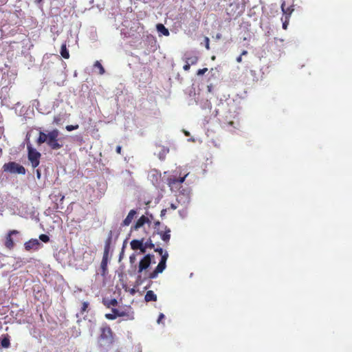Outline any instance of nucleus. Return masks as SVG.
<instances>
[{
  "label": "nucleus",
  "instance_id": "1",
  "mask_svg": "<svg viewBox=\"0 0 352 352\" xmlns=\"http://www.w3.org/2000/svg\"><path fill=\"white\" fill-rule=\"evenodd\" d=\"M100 331L101 333L98 340V346L102 351H109L113 345V333L109 327H103L100 329Z\"/></svg>",
  "mask_w": 352,
  "mask_h": 352
},
{
  "label": "nucleus",
  "instance_id": "2",
  "mask_svg": "<svg viewBox=\"0 0 352 352\" xmlns=\"http://www.w3.org/2000/svg\"><path fill=\"white\" fill-rule=\"evenodd\" d=\"M59 131L57 129H54L47 133V139L46 143L52 149H58L62 145L58 142V136Z\"/></svg>",
  "mask_w": 352,
  "mask_h": 352
},
{
  "label": "nucleus",
  "instance_id": "3",
  "mask_svg": "<svg viewBox=\"0 0 352 352\" xmlns=\"http://www.w3.org/2000/svg\"><path fill=\"white\" fill-rule=\"evenodd\" d=\"M3 170L10 173H18L24 175L25 173V168L14 162H8L3 166Z\"/></svg>",
  "mask_w": 352,
  "mask_h": 352
},
{
  "label": "nucleus",
  "instance_id": "4",
  "mask_svg": "<svg viewBox=\"0 0 352 352\" xmlns=\"http://www.w3.org/2000/svg\"><path fill=\"white\" fill-rule=\"evenodd\" d=\"M27 147L28 150V160L30 162L33 168H36L39 164L41 153L35 148H32L31 144H28Z\"/></svg>",
  "mask_w": 352,
  "mask_h": 352
},
{
  "label": "nucleus",
  "instance_id": "5",
  "mask_svg": "<svg viewBox=\"0 0 352 352\" xmlns=\"http://www.w3.org/2000/svg\"><path fill=\"white\" fill-rule=\"evenodd\" d=\"M168 257V254L167 252H165L164 254H163L162 258H161V260L159 262L155 270L150 274L149 277L151 278H155L159 274L162 273L165 270V268L166 267V263Z\"/></svg>",
  "mask_w": 352,
  "mask_h": 352
},
{
  "label": "nucleus",
  "instance_id": "6",
  "mask_svg": "<svg viewBox=\"0 0 352 352\" xmlns=\"http://www.w3.org/2000/svg\"><path fill=\"white\" fill-rule=\"evenodd\" d=\"M198 56L195 52H186L184 54L182 60L185 63H189L191 65H195L198 61Z\"/></svg>",
  "mask_w": 352,
  "mask_h": 352
},
{
  "label": "nucleus",
  "instance_id": "7",
  "mask_svg": "<svg viewBox=\"0 0 352 352\" xmlns=\"http://www.w3.org/2000/svg\"><path fill=\"white\" fill-rule=\"evenodd\" d=\"M41 246V243L36 239H32L25 243V248L27 250H37Z\"/></svg>",
  "mask_w": 352,
  "mask_h": 352
},
{
  "label": "nucleus",
  "instance_id": "8",
  "mask_svg": "<svg viewBox=\"0 0 352 352\" xmlns=\"http://www.w3.org/2000/svg\"><path fill=\"white\" fill-rule=\"evenodd\" d=\"M151 256L150 254L146 255L139 263L138 272H142L143 270H146L151 265Z\"/></svg>",
  "mask_w": 352,
  "mask_h": 352
},
{
  "label": "nucleus",
  "instance_id": "9",
  "mask_svg": "<svg viewBox=\"0 0 352 352\" xmlns=\"http://www.w3.org/2000/svg\"><path fill=\"white\" fill-rule=\"evenodd\" d=\"M118 317H126V320H132L134 319V314L131 308H128L126 311L117 309Z\"/></svg>",
  "mask_w": 352,
  "mask_h": 352
},
{
  "label": "nucleus",
  "instance_id": "10",
  "mask_svg": "<svg viewBox=\"0 0 352 352\" xmlns=\"http://www.w3.org/2000/svg\"><path fill=\"white\" fill-rule=\"evenodd\" d=\"M177 201L184 207H186L190 202V196L188 192L179 194L177 197Z\"/></svg>",
  "mask_w": 352,
  "mask_h": 352
},
{
  "label": "nucleus",
  "instance_id": "11",
  "mask_svg": "<svg viewBox=\"0 0 352 352\" xmlns=\"http://www.w3.org/2000/svg\"><path fill=\"white\" fill-rule=\"evenodd\" d=\"M136 213V210H131L129 214H127L126 217L122 221V225L123 226H129L134 219Z\"/></svg>",
  "mask_w": 352,
  "mask_h": 352
},
{
  "label": "nucleus",
  "instance_id": "12",
  "mask_svg": "<svg viewBox=\"0 0 352 352\" xmlns=\"http://www.w3.org/2000/svg\"><path fill=\"white\" fill-rule=\"evenodd\" d=\"M281 10H282L283 14L285 15V17L286 18L287 20H289L291 14H292V12L294 10L293 6H291L286 8L285 2H283L281 4Z\"/></svg>",
  "mask_w": 352,
  "mask_h": 352
},
{
  "label": "nucleus",
  "instance_id": "13",
  "mask_svg": "<svg viewBox=\"0 0 352 352\" xmlns=\"http://www.w3.org/2000/svg\"><path fill=\"white\" fill-rule=\"evenodd\" d=\"M148 217L142 215L135 223V224L132 227L133 230H138L140 228L142 227L146 223H148Z\"/></svg>",
  "mask_w": 352,
  "mask_h": 352
},
{
  "label": "nucleus",
  "instance_id": "14",
  "mask_svg": "<svg viewBox=\"0 0 352 352\" xmlns=\"http://www.w3.org/2000/svg\"><path fill=\"white\" fill-rule=\"evenodd\" d=\"M159 234L161 236V239L164 242H168L170 238V230L168 228H165V231L159 232Z\"/></svg>",
  "mask_w": 352,
  "mask_h": 352
},
{
  "label": "nucleus",
  "instance_id": "15",
  "mask_svg": "<svg viewBox=\"0 0 352 352\" xmlns=\"http://www.w3.org/2000/svg\"><path fill=\"white\" fill-rule=\"evenodd\" d=\"M16 233H17V231H16V230L10 231L8 233V234L6 236V243H5L6 246L7 248H11L13 246V241L12 240L11 236H12V234H16Z\"/></svg>",
  "mask_w": 352,
  "mask_h": 352
},
{
  "label": "nucleus",
  "instance_id": "16",
  "mask_svg": "<svg viewBox=\"0 0 352 352\" xmlns=\"http://www.w3.org/2000/svg\"><path fill=\"white\" fill-rule=\"evenodd\" d=\"M144 243V240H132L131 241V247L133 250H138L139 248L142 247V245Z\"/></svg>",
  "mask_w": 352,
  "mask_h": 352
},
{
  "label": "nucleus",
  "instance_id": "17",
  "mask_svg": "<svg viewBox=\"0 0 352 352\" xmlns=\"http://www.w3.org/2000/svg\"><path fill=\"white\" fill-rule=\"evenodd\" d=\"M156 28H157V32L160 34L166 36H168L169 35L168 30L163 24H157Z\"/></svg>",
  "mask_w": 352,
  "mask_h": 352
},
{
  "label": "nucleus",
  "instance_id": "18",
  "mask_svg": "<svg viewBox=\"0 0 352 352\" xmlns=\"http://www.w3.org/2000/svg\"><path fill=\"white\" fill-rule=\"evenodd\" d=\"M144 299L146 302L149 301H156L157 296L156 294L151 290H149L146 292Z\"/></svg>",
  "mask_w": 352,
  "mask_h": 352
},
{
  "label": "nucleus",
  "instance_id": "19",
  "mask_svg": "<svg viewBox=\"0 0 352 352\" xmlns=\"http://www.w3.org/2000/svg\"><path fill=\"white\" fill-rule=\"evenodd\" d=\"M108 252H109V245H106L105 248H104V254L103 258H102V261L101 263V267L103 269V270H104L107 267V256L108 255Z\"/></svg>",
  "mask_w": 352,
  "mask_h": 352
},
{
  "label": "nucleus",
  "instance_id": "20",
  "mask_svg": "<svg viewBox=\"0 0 352 352\" xmlns=\"http://www.w3.org/2000/svg\"><path fill=\"white\" fill-rule=\"evenodd\" d=\"M47 133H45L44 132H40L39 133V137L37 140V143L38 144H41L44 142H47Z\"/></svg>",
  "mask_w": 352,
  "mask_h": 352
},
{
  "label": "nucleus",
  "instance_id": "21",
  "mask_svg": "<svg viewBox=\"0 0 352 352\" xmlns=\"http://www.w3.org/2000/svg\"><path fill=\"white\" fill-rule=\"evenodd\" d=\"M60 54L64 58H69V54L67 49L66 44H63L60 49Z\"/></svg>",
  "mask_w": 352,
  "mask_h": 352
},
{
  "label": "nucleus",
  "instance_id": "22",
  "mask_svg": "<svg viewBox=\"0 0 352 352\" xmlns=\"http://www.w3.org/2000/svg\"><path fill=\"white\" fill-rule=\"evenodd\" d=\"M94 68L98 69V73L102 75L104 73V69L99 61H98V60L96 61L94 65Z\"/></svg>",
  "mask_w": 352,
  "mask_h": 352
},
{
  "label": "nucleus",
  "instance_id": "23",
  "mask_svg": "<svg viewBox=\"0 0 352 352\" xmlns=\"http://www.w3.org/2000/svg\"><path fill=\"white\" fill-rule=\"evenodd\" d=\"M118 317L117 309H112V313L105 314V318L108 320H114Z\"/></svg>",
  "mask_w": 352,
  "mask_h": 352
},
{
  "label": "nucleus",
  "instance_id": "24",
  "mask_svg": "<svg viewBox=\"0 0 352 352\" xmlns=\"http://www.w3.org/2000/svg\"><path fill=\"white\" fill-rule=\"evenodd\" d=\"M179 214L181 218L184 219L187 216V210L186 207L184 208L179 210Z\"/></svg>",
  "mask_w": 352,
  "mask_h": 352
},
{
  "label": "nucleus",
  "instance_id": "25",
  "mask_svg": "<svg viewBox=\"0 0 352 352\" xmlns=\"http://www.w3.org/2000/svg\"><path fill=\"white\" fill-rule=\"evenodd\" d=\"M55 124L59 125L62 122V118L60 115L56 116L54 118V122Z\"/></svg>",
  "mask_w": 352,
  "mask_h": 352
},
{
  "label": "nucleus",
  "instance_id": "26",
  "mask_svg": "<svg viewBox=\"0 0 352 352\" xmlns=\"http://www.w3.org/2000/svg\"><path fill=\"white\" fill-rule=\"evenodd\" d=\"M39 239H40L41 241H42L43 242L47 243V242H48V241H49L50 238H49V236H48L47 235H46V234H41V235L39 236Z\"/></svg>",
  "mask_w": 352,
  "mask_h": 352
},
{
  "label": "nucleus",
  "instance_id": "27",
  "mask_svg": "<svg viewBox=\"0 0 352 352\" xmlns=\"http://www.w3.org/2000/svg\"><path fill=\"white\" fill-rule=\"evenodd\" d=\"M1 346L4 348H8L10 345L9 340L8 339H3L1 343Z\"/></svg>",
  "mask_w": 352,
  "mask_h": 352
},
{
  "label": "nucleus",
  "instance_id": "28",
  "mask_svg": "<svg viewBox=\"0 0 352 352\" xmlns=\"http://www.w3.org/2000/svg\"><path fill=\"white\" fill-rule=\"evenodd\" d=\"M78 128V124H76V125H67L66 126V129L68 131H72L73 130L77 129Z\"/></svg>",
  "mask_w": 352,
  "mask_h": 352
},
{
  "label": "nucleus",
  "instance_id": "29",
  "mask_svg": "<svg viewBox=\"0 0 352 352\" xmlns=\"http://www.w3.org/2000/svg\"><path fill=\"white\" fill-rule=\"evenodd\" d=\"M208 71V68L200 69L197 71V76L204 75Z\"/></svg>",
  "mask_w": 352,
  "mask_h": 352
},
{
  "label": "nucleus",
  "instance_id": "30",
  "mask_svg": "<svg viewBox=\"0 0 352 352\" xmlns=\"http://www.w3.org/2000/svg\"><path fill=\"white\" fill-rule=\"evenodd\" d=\"M135 260H136V254H131L129 257V261H130L131 264H133L135 262Z\"/></svg>",
  "mask_w": 352,
  "mask_h": 352
},
{
  "label": "nucleus",
  "instance_id": "31",
  "mask_svg": "<svg viewBox=\"0 0 352 352\" xmlns=\"http://www.w3.org/2000/svg\"><path fill=\"white\" fill-rule=\"evenodd\" d=\"M187 176V175H186L184 177H181L179 178V179L176 180V179H174L173 180V182H171V184H175V182H178L179 183L182 184L184 182L185 180V178Z\"/></svg>",
  "mask_w": 352,
  "mask_h": 352
},
{
  "label": "nucleus",
  "instance_id": "32",
  "mask_svg": "<svg viewBox=\"0 0 352 352\" xmlns=\"http://www.w3.org/2000/svg\"><path fill=\"white\" fill-rule=\"evenodd\" d=\"M88 305H89V304H88V302H84L82 303V307H81V311H82V313H83V312H85V311H87V307H88Z\"/></svg>",
  "mask_w": 352,
  "mask_h": 352
},
{
  "label": "nucleus",
  "instance_id": "33",
  "mask_svg": "<svg viewBox=\"0 0 352 352\" xmlns=\"http://www.w3.org/2000/svg\"><path fill=\"white\" fill-rule=\"evenodd\" d=\"M146 248H147V243H143L142 247L139 248L138 250H140L141 253H145Z\"/></svg>",
  "mask_w": 352,
  "mask_h": 352
},
{
  "label": "nucleus",
  "instance_id": "34",
  "mask_svg": "<svg viewBox=\"0 0 352 352\" xmlns=\"http://www.w3.org/2000/svg\"><path fill=\"white\" fill-rule=\"evenodd\" d=\"M164 318H165L164 315L163 314H160L159 315V317H158V319H157V322L158 324H160V323L162 322V320L163 319H164Z\"/></svg>",
  "mask_w": 352,
  "mask_h": 352
},
{
  "label": "nucleus",
  "instance_id": "35",
  "mask_svg": "<svg viewBox=\"0 0 352 352\" xmlns=\"http://www.w3.org/2000/svg\"><path fill=\"white\" fill-rule=\"evenodd\" d=\"M288 21L289 20H287L286 18L285 17V21H283V28L284 30H286L287 28V25H288Z\"/></svg>",
  "mask_w": 352,
  "mask_h": 352
},
{
  "label": "nucleus",
  "instance_id": "36",
  "mask_svg": "<svg viewBox=\"0 0 352 352\" xmlns=\"http://www.w3.org/2000/svg\"><path fill=\"white\" fill-rule=\"evenodd\" d=\"M156 252H159V254L161 256V258H162L163 254H164V252L166 251H164L162 248H157L155 250Z\"/></svg>",
  "mask_w": 352,
  "mask_h": 352
},
{
  "label": "nucleus",
  "instance_id": "37",
  "mask_svg": "<svg viewBox=\"0 0 352 352\" xmlns=\"http://www.w3.org/2000/svg\"><path fill=\"white\" fill-rule=\"evenodd\" d=\"M190 65L189 63H185L183 68L185 71H188L190 69Z\"/></svg>",
  "mask_w": 352,
  "mask_h": 352
},
{
  "label": "nucleus",
  "instance_id": "38",
  "mask_svg": "<svg viewBox=\"0 0 352 352\" xmlns=\"http://www.w3.org/2000/svg\"><path fill=\"white\" fill-rule=\"evenodd\" d=\"M205 42H206V49L209 50L210 49V47H209V38L208 37L205 38Z\"/></svg>",
  "mask_w": 352,
  "mask_h": 352
},
{
  "label": "nucleus",
  "instance_id": "39",
  "mask_svg": "<svg viewBox=\"0 0 352 352\" xmlns=\"http://www.w3.org/2000/svg\"><path fill=\"white\" fill-rule=\"evenodd\" d=\"M117 304V300L116 299L111 300L109 305L115 306Z\"/></svg>",
  "mask_w": 352,
  "mask_h": 352
},
{
  "label": "nucleus",
  "instance_id": "40",
  "mask_svg": "<svg viewBox=\"0 0 352 352\" xmlns=\"http://www.w3.org/2000/svg\"><path fill=\"white\" fill-rule=\"evenodd\" d=\"M170 207L172 210H175L179 207V206L177 205L176 204H170Z\"/></svg>",
  "mask_w": 352,
  "mask_h": 352
},
{
  "label": "nucleus",
  "instance_id": "41",
  "mask_svg": "<svg viewBox=\"0 0 352 352\" xmlns=\"http://www.w3.org/2000/svg\"><path fill=\"white\" fill-rule=\"evenodd\" d=\"M41 172L39 170H36V177L38 179H40L41 178Z\"/></svg>",
  "mask_w": 352,
  "mask_h": 352
},
{
  "label": "nucleus",
  "instance_id": "42",
  "mask_svg": "<svg viewBox=\"0 0 352 352\" xmlns=\"http://www.w3.org/2000/svg\"><path fill=\"white\" fill-rule=\"evenodd\" d=\"M116 151H117V153H120V152H121V146H117Z\"/></svg>",
  "mask_w": 352,
  "mask_h": 352
},
{
  "label": "nucleus",
  "instance_id": "43",
  "mask_svg": "<svg viewBox=\"0 0 352 352\" xmlns=\"http://www.w3.org/2000/svg\"><path fill=\"white\" fill-rule=\"evenodd\" d=\"M242 60V58H241V56H239L237 58H236V61L238 63H241Z\"/></svg>",
  "mask_w": 352,
  "mask_h": 352
},
{
  "label": "nucleus",
  "instance_id": "44",
  "mask_svg": "<svg viewBox=\"0 0 352 352\" xmlns=\"http://www.w3.org/2000/svg\"><path fill=\"white\" fill-rule=\"evenodd\" d=\"M247 53H248V52H247V51H243V52H242V53H241V56H243V55H246V54H247Z\"/></svg>",
  "mask_w": 352,
  "mask_h": 352
},
{
  "label": "nucleus",
  "instance_id": "45",
  "mask_svg": "<svg viewBox=\"0 0 352 352\" xmlns=\"http://www.w3.org/2000/svg\"><path fill=\"white\" fill-rule=\"evenodd\" d=\"M146 243H147V247H148V246L153 247V245L151 243H148V242H146Z\"/></svg>",
  "mask_w": 352,
  "mask_h": 352
},
{
  "label": "nucleus",
  "instance_id": "46",
  "mask_svg": "<svg viewBox=\"0 0 352 352\" xmlns=\"http://www.w3.org/2000/svg\"><path fill=\"white\" fill-rule=\"evenodd\" d=\"M164 152L165 153H168V150H164Z\"/></svg>",
  "mask_w": 352,
  "mask_h": 352
},
{
  "label": "nucleus",
  "instance_id": "47",
  "mask_svg": "<svg viewBox=\"0 0 352 352\" xmlns=\"http://www.w3.org/2000/svg\"><path fill=\"white\" fill-rule=\"evenodd\" d=\"M166 211V210H162V213H163L164 212Z\"/></svg>",
  "mask_w": 352,
  "mask_h": 352
},
{
  "label": "nucleus",
  "instance_id": "48",
  "mask_svg": "<svg viewBox=\"0 0 352 352\" xmlns=\"http://www.w3.org/2000/svg\"><path fill=\"white\" fill-rule=\"evenodd\" d=\"M1 152H2V151H1V149L0 148V154L1 153Z\"/></svg>",
  "mask_w": 352,
  "mask_h": 352
},
{
  "label": "nucleus",
  "instance_id": "49",
  "mask_svg": "<svg viewBox=\"0 0 352 352\" xmlns=\"http://www.w3.org/2000/svg\"><path fill=\"white\" fill-rule=\"evenodd\" d=\"M38 1H41V0H37Z\"/></svg>",
  "mask_w": 352,
  "mask_h": 352
}]
</instances>
